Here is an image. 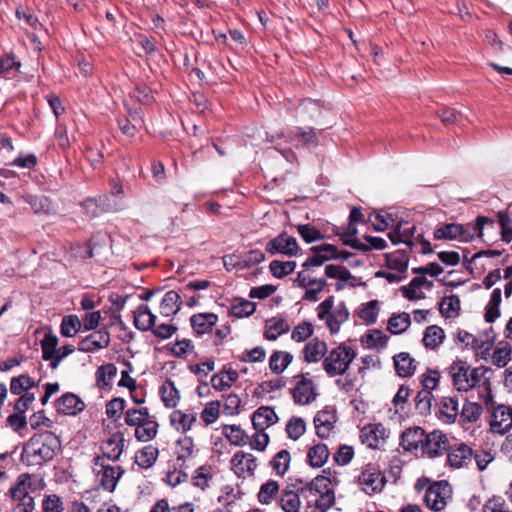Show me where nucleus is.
I'll list each match as a JSON object with an SVG mask.
<instances>
[{
    "mask_svg": "<svg viewBox=\"0 0 512 512\" xmlns=\"http://www.w3.org/2000/svg\"><path fill=\"white\" fill-rule=\"evenodd\" d=\"M453 387L459 392H468L474 388L479 390V398L486 405L493 404L491 378L493 371L486 366L471 368L467 361L454 360L447 367Z\"/></svg>",
    "mask_w": 512,
    "mask_h": 512,
    "instance_id": "nucleus-1",
    "label": "nucleus"
},
{
    "mask_svg": "<svg viewBox=\"0 0 512 512\" xmlns=\"http://www.w3.org/2000/svg\"><path fill=\"white\" fill-rule=\"evenodd\" d=\"M485 226L494 227V221L486 216H478L475 222L465 225L448 223L438 226L434 230V238L437 240H458L470 242L476 236L481 237Z\"/></svg>",
    "mask_w": 512,
    "mask_h": 512,
    "instance_id": "nucleus-2",
    "label": "nucleus"
},
{
    "mask_svg": "<svg viewBox=\"0 0 512 512\" xmlns=\"http://www.w3.org/2000/svg\"><path fill=\"white\" fill-rule=\"evenodd\" d=\"M124 421L126 425L135 427L134 435L139 442H149L158 433L159 424L147 407L127 409L124 414Z\"/></svg>",
    "mask_w": 512,
    "mask_h": 512,
    "instance_id": "nucleus-3",
    "label": "nucleus"
},
{
    "mask_svg": "<svg viewBox=\"0 0 512 512\" xmlns=\"http://www.w3.org/2000/svg\"><path fill=\"white\" fill-rule=\"evenodd\" d=\"M317 318L324 321L331 335L337 334L341 326L348 321L350 313L345 302L335 303V297L329 296L316 307Z\"/></svg>",
    "mask_w": 512,
    "mask_h": 512,
    "instance_id": "nucleus-4",
    "label": "nucleus"
},
{
    "mask_svg": "<svg viewBox=\"0 0 512 512\" xmlns=\"http://www.w3.org/2000/svg\"><path fill=\"white\" fill-rule=\"evenodd\" d=\"M356 355V351L351 346L340 343L328 350L322 362V369L328 377L343 376L349 370Z\"/></svg>",
    "mask_w": 512,
    "mask_h": 512,
    "instance_id": "nucleus-5",
    "label": "nucleus"
},
{
    "mask_svg": "<svg viewBox=\"0 0 512 512\" xmlns=\"http://www.w3.org/2000/svg\"><path fill=\"white\" fill-rule=\"evenodd\" d=\"M451 498V485L447 481L441 480L431 483L426 488L423 495V502L428 509L439 512L445 509Z\"/></svg>",
    "mask_w": 512,
    "mask_h": 512,
    "instance_id": "nucleus-6",
    "label": "nucleus"
},
{
    "mask_svg": "<svg viewBox=\"0 0 512 512\" xmlns=\"http://www.w3.org/2000/svg\"><path fill=\"white\" fill-rule=\"evenodd\" d=\"M59 447L60 441L54 433L50 431L34 433V464L41 465L43 462L52 460Z\"/></svg>",
    "mask_w": 512,
    "mask_h": 512,
    "instance_id": "nucleus-7",
    "label": "nucleus"
},
{
    "mask_svg": "<svg viewBox=\"0 0 512 512\" xmlns=\"http://www.w3.org/2000/svg\"><path fill=\"white\" fill-rule=\"evenodd\" d=\"M386 477L374 465L364 466L357 476V484L367 495L380 493L386 484Z\"/></svg>",
    "mask_w": 512,
    "mask_h": 512,
    "instance_id": "nucleus-8",
    "label": "nucleus"
},
{
    "mask_svg": "<svg viewBox=\"0 0 512 512\" xmlns=\"http://www.w3.org/2000/svg\"><path fill=\"white\" fill-rule=\"evenodd\" d=\"M293 387L291 395L294 402L298 405H308L317 397V390L314 381L308 373H301L293 377Z\"/></svg>",
    "mask_w": 512,
    "mask_h": 512,
    "instance_id": "nucleus-9",
    "label": "nucleus"
},
{
    "mask_svg": "<svg viewBox=\"0 0 512 512\" xmlns=\"http://www.w3.org/2000/svg\"><path fill=\"white\" fill-rule=\"evenodd\" d=\"M94 461V470L100 476L101 486L105 490L113 492L124 470L120 466L105 465L100 456L96 457Z\"/></svg>",
    "mask_w": 512,
    "mask_h": 512,
    "instance_id": "nucleus-10",
    "label": "nucleus"
},
{
    "mask_svg": "<svg viewBox=\"0 0 512 512\" xmlns=\"http://www.w3.org/2000/svg\"><path fill=\"white\" fill-rule=\"evenodd\" d=\"M266 251L272 255L281 253L287 256H295L299 251V246L293 236L283 232L267 243Z\"/></svg>",
    "mask_w": 512,
    "mask_h": 512,
    "instance_id": "nucleus-11",
    "label": "nucleus"
},
{
    "mask_svg": "<svg viewBox=\"0 0 512 512\" xmlns=\"http://www.w3.org/2000/svg\"><path fill=\"white\" fill-rule=\"evenodd\" d=\"M110 341L108 330L102 328L81 339L78 343V350L84 353H94L108 347Z\"/></svg>",
    "mask_w": 512,
    "mask_h": 512,
    "instance_id": "nucleus-12",
    "label": "nucleus"
},
{
    "mask_svg": "<svg viewBox=\"0 0 512 512\" xmlns=\"http://www.w3.org/2000/svg\"><path fill=\"white\" fill-rule=\"evenodd\" d=\"M327 352V343L315 337L306 342L300 352V359L307 364H316L324 361Z\"/></svg>",
    "mask_w": 512,
    "mask_h": 512,
    "instance_id": "nucleus-13",
    "label": "nucleus"
},
{
    "mask_svg": "<svg viewBox=\"0 0 512 512\" xmlns=\"http://www.w3.org/2000/svg\"><path fill=\"white\" fill-rule=\"evenodd\" d=\"M231 468L239 478H247L254 474L257 461L251 453L237 451L232 456Z\"/></svg>",
    "mask_w": 512,
    "mask_h": 512,
    "instance_id": "nucleus-14",
    "label": "nucleus"
},
{
    "mask_svg": "<svg viewBox=\"0 0 512 512\" xmlns=\"http://www.w3.org/2000/svg\"><path fill=\"white\" fill-rule=\"evenodd\" d=\"M512 428V408L505 405H498L494 408L490 429L493 433L505 434Z\"/></svg>",
    "mask_w": 512,
    "mask_h": 512,
    "instance_id": "nucleus-15",
    "label": "nucleus"
},
{
    "mask_svg": "<svg viewBox=\"0 0 512 512\" xmlns=\"http://www.w3.org/2000/svg\"><path fill=\"white\" fill-rule=\"evenodd\" d=\"M125 445V436L121 431L113 433L109 438L105 439L101 443V450L103 453L102 460L104 458L112 461L119 460L123 453Z\"/></svg>",
    "mask_w": 512,
    "mask_h": 512,
    "instance_id": "nucleus-16",
    "label": "nucleus"
},
{
    "mask_svg": "<svg viewBox=\"0 0 512 512\" xmlns=\"http://www.w3.org/2000/svg\"><path fill=\"white\" fill-rule=\"evenodd\" d=\"M447 444V436L439 430H434L428 434H425L422 451L429 457L433 458L440 455L442 451L446 450Z\"/></svg>",
    "mask_w": 512,
    "mask_h": 512,
    "instance_id": "nucleus-17",
    "label": "nucleus"
},
{
    "mask_svg": "<svg viewBox=\"0 0 512 512\" xmlns=\"http://www.w3.org/2000/svg\"><path fill=\"white\" fill-rule=\"evenodd\" d=\"M440 374L438 371L435 370H428L425 374L421 377V383L425 389L424 393H418L416 399H417V406L421 407L423 409H427L430 406V392L434 390L439 382Z\"/></svg>",
    "mask_w": 512,
    "mask_h": 512,
    "instance_id": "nucleus-18",
    "label": "nucleus"
},
{
    "mask_svg": "<svg viewBox=\"0 0 512 512\" xmlns=\"http://www.w3.org/2000/svg\"><path fill=\"white\" fill-rule=\"evenodd\" d=\"M472 456V449L468 445L461 443L449 448L447 461L453 468H462L471 462Z\"/></svg>",
    "mask_w": 512,
    "mask_h": 512,
    "instance_id": "nucleus-19",
    "label": "nucleus"
},
{
    "mask_svg": "<svg viewBox=\"0 0 512 512\" xmlns=\"http://www.w3.org/2000/svg\"><path fill=\"white\" fill-rule=\"evenodd\" d=\"M432 282L428 281L425 276L414 277L410 283L401 287L403 296L410 301H417L425 298L423 288L430 289Z\"/></svg>",
    "mask_w": 512,
    "mask_h": 512,
    "instance_id": "nucleus-20",
    "label": "nucleus"
},
{
    "mask_svg": "<svg viewBox=\"0 0 512 512\" xmlns=\"http://www.w3.org/2000/svg\"><path fill=\"white\" fill-rule=\"evenodd\" d=\"M279 418L272 407L261 406L252 415V424L255 430H266L276 424Z\"/></svg>",
    "mask_w": 512,
    "mask_h": 512,
    "instance_id": "nucleus-21",
    "label": "nucleus"
},
{
    "mask_svg": "<svg viewBox=\"0 0 512 512\" xmlns=\"http://www.w3.org/2000/svg\"><path fill=\"white\" fill-rule=\"evenodd\" d=\"M196 422L197 413L194 411L174 410L170 415L172 427L181 433H187Z\"/></svg>",
    "mask_w": 512,
    "mask_h": 512,
    "instance_id": "nucleus-22",
    "label": "nucleus"
},
{
    "mask_svg": "<svg viewBox=\"0 0 512 512\" xmlns=\"http://www.w3.org/2000/svg\"><path fill=\"white\" fill-rule=\"evenodd\" d=\"M385 428L381 424L368 425L361 431V441L370 448H379L385 441Z\"/></svg>",
    "mask_w": 512,
    "mask_h": 512,
    "instance_id": "nucleus-23",
    "label": "nucleus"
},
{
    "mask_svg": "<svg viewBox=\"0 0 512 512\" xmlns=\"http://www.w3.org/2000/svg\"><path fill=\"white\" fill-rule=\"evenodd\" d=\"M217 322L218 316L215 313H198L190 318L191 327L197 335L211 332Z\"/></svg>",
    "mask_w": 512,
    "mask_h": 512,
    "instance_id": "nucleus-24",
    "label": "nucleus"
},
{
    "mask_svg": "<svg viewBox=\"0 0 512 512\" xmlns=\"http://www.w3.org/2000/svg\"><path fill=\"white\" fill-rule=\"evenodd\" d=\"M84 406V403L73 393H66L55 402L56 410L66 415H75L81 412Z\"/></svg>",
    "mask_w": 512,
    "mask_h": 512,
    "instance_id": "nucleus-25",
    "label": "nucleus"
},
{
    "mask_svg": "<svg viewBox=\"0 0 512 512\" xmlns=\"http://www.w3.org/2000/svg\"><path fill=\"white\" fill-rule=\"evenodd\" d=\"M134 326L140 331H150L156 324V315L147 305H139L133 312Z\"/></svg>",
    "mask_w": 512,
    "mask_h": 512,
    "instance_id": "nucleus-26",
    "label": "nucleus"
},
{
    "mask_svg": "<svg viewBox=\"0 0 512 512\" xmlns=\"http://www.w3.org/2000/svg\"><path fill=\"white\" fill-rule=\"evenodd\" d=\"M336 423V415L327 410L319 411L314 417L316 434L320 438H327Z\"/></svg>",
    "mask_w": 512,
    "mask_h": 512,
    "instance_id": "nucleus-27",
    "label": "nucleus"
},
{
    "mask_svg": "<svg viewBox=\"0 0 512 512\" xmlns=\"http://www.w3.org/2000/svg\"><path fill=\"white\" fill-rule=\"evenodd\" d=\"M425 431L421 427L406 429L401 435V445L406 451H415L419 445H423Z\"/></svg>",
    "mask_w": 512,
    "mask_h": 512,
    "instance_id": "nucleus-28",
    "label": "nucleus"
},
{
    "mask_svg": "<svg viewBox=\"0 0 512 512\" xmlns=\"http://www.w3.org/2000/svg\"><path fill=\"white\" fill-rule=\"evenodd\" d=\"M32 488V478L29 473H23L18 478L16 483L10 488L9 494L13 500L26 501L32 498L29 491Z\"/></svg>",
    "mask_w": 512,
    "mask_h": 512,
    "instance_id": "nucleus-29",
    "label": "nucleus"
},
{
    "mask_svg": "<svg viewBox=\"0 0 512 512\" xmlns=\"http://www.w3.org/2000/svg\"><path fill=\"white\" fill-rule=\"evenodd\" d=\"M181 306V297L174 291L166 292L161 300L159 311L160 315L166 318L174 316Z\"/></svg>",
    "mask_w": 512,
    "mask_h": 512,
    "instance_id": "nucleus-30",
    "label": "nucleus"
},
{
    "mask_svg": "<svg viewBox=\"0 0 512 512\" xmlns=\"http://www.w3.org/2000/svg\"><path fill=\"white\" fill-rule=\"evenodd\" d=\"M238 372L231 368L223 369L219 373L214 374L211 377V385L216 391H225L232 387V385L238 380Z\"/></svg>",
    "mask_w": 512,
    "mask_h": 512,
    "instance_id": "nucleus-31",
    "label": "nucleus"
},
{
    "mask_svg": "<svg viewBox=\"0 0 512 512\" xmlns=\"http://www.w3.org/2000/svg\"><path fill=\"white\" fill-rule=\"evenodd\" d=\"M290 330V325L283 318H272L266 321L264 338L268 341H275L282 334Z\"/></svg>",
    "mask_w": 512,
    "mask_h": 512,
    "instance_id": "nucleus-32",
    "label": "nucleus"
},
{
    "mask_svg": "<svg viewBox=\"0 0 512 512\" xmlns=\"http://www.w3.org/2000/svg\"><path fill=\"white\" fill-rule=\"evenodd\" d=\"M446 335L444 330L438 325L428 326L422 338V343L427 349H437L445 340Z\"/></svg>",
    "mask_w": 512,
    "mask_h": 512,
    "instance_id": "nucleus-33",
    "label": "nucleus"
},
{
    "mask_svg": "<svg viewBox=\"0 0 512 512\" xmlns=\"http://www.w3.org/2000/svg\"><path fill=\"white\" fill-rule=\"evenodd\" d=\"M293 359L294 357L290 352L276 350L269 358V368L272 373L281 374L292 363Z\"/></svg>",
    "mask_w": 512,
    "mask_h": 512,
    "instance_id": "nucleus-34",
    "label": "nucleus"
},
{
    "mask_svg": "<svg viewBox=\"0 0 512 512\" xmlns=\"http://www.w3.org/2000/svg\"><path fill=\"white\" fill-rule=\"evenodd\" d=\"M460 309V298L455 294L444 297L439 303V312L446 319L456 318Z\"/></svg>",
    "mask_w": 512,
    "mask_h": 512,
    "instance_id": "nucleus-35",
    "label": "nucleus"
},
{
    "mask_svg": "<svg viewBox=\"0 0 512 512\" xmlns=\"http://www.w3.org/2000/svg\"><path fill=\"white\" fill-rule=\"evenodd\" d=\"M395 370L401 377H408L413 375L416 369L415 360L409 353L401 352L394 356Z\"/></svg>",
    "mask_w": 512,
    "mask_h": 512,
    "instance_id": "nucleus-36",
    "label": "nucleus"
},
{
    "mask_svg": "<svg viewBox=\"0 0 512 512\" xmlns=\"http://www.w3.org/2000/svg\"><path fill=\"white\" fill-rule=\"evenodd\" d=\"M440 417L445 423H454L458 412V400L454 397H443L440 402Z\"/></svg>",
    "mask_w": 512,
    "mask_h": 512,
    "instance_id": "nucleus-37",
    "label": "nucleus"
},
{
    "mask_svg": "<svg viewBox=\"0 0 512 512\" xmlns=\"http://www.w3.org/2000/svg\"><path fill=\"white\" fill-rule=\"evenodd\" d=\"M116 375L117 367L113 363H107L99 366L95 372L96 386L99 389H104L110 386Z\"/></svg>",
    "mask_w": 512,
    "mask_h": 512,
    "instance_id": "nucleus-38",
    "label": "nucleus"
},
{
    "mask_svg": "<svg viewBox=\"0 0 512 512\" xmlns=\"http://www.w3.org/2000/svg\"><path fill=\"white\" fill-rule=\"evenodd\" d=\"M329 458V450L325 444L319 443L312 446L307 454V462L311 467H322Z\"/></svg>",
    "mask_w": 512,
    "mask_h": 512,
    "instance_id": "nucleus-39",
    "label": "nucleus"
},
{
    "mask_svg": "<svg viewBox=\"0 0 512 512\" xmlns=\"http://www.w3.org/2000/svg\"><path fill=\"white\" fill-rule=\"evenodd\" d=\"M160 394L161 400L167 408H175L180 401V393L171 380H167L162 384Z\"/></svg>",
    "mask_w": 512,
    "mask_h": 512,
    "instance_id": "nucleus-40",
    "label": "nucleus"
},
{
    "mask_svg": "<svg viewBox=\"0 0 512 512\" xmlns=\"http://www.w3.org/2000/svg\"><path fill=\"white\" fill-rule=\"evenodd\" d=\"M159 451L152 445H147L135 453V463L141 468L147 469L154 465Z\"/></svg>",
    "mask_w": 512,
    "mask_h": 512,
    "instance_id": "nucleus-41",
    "label": "nucleus"
},
{
    "mask_svg": "<svg viewBox=\"0 0 512 512\" xmlns=\"http://www.w3.org/2000/svg\"><path fill=\"white\" fill-rule=\"evenodd\" d=\"M365 243L361 241H350L347 242L350 247L358 249L360 251H369L372 249L383 250L387 247V242L381 237L365 236Z\"/></svg>",
    "mask_w": 512,
    "mask_h": 512,
    "instance_id": "nucleus-42",
    "label": "nucleus"
},
{
    "mask_svg": "<svg viewBox=\"0 0 512 512\" xmlns=\"http://www.w3.org/2000/svg\"><path fill=\"white\" fill-rule=\"evenodd\" d=\"M501 289L493 290L490 300L485 307V320L489 323L494 322L500 316Z\"/></svg>",
    "mask_w": 512,
    "mask_h": 512,
    "instance_id": "nucleus-43",
    "label": "nucleus"
},
{
    "mask_svg": "<svg viewBox=\"0 0 512 512\" xmlns=\"http://www.w3.org/2000/svg\"><path fill=\"white\" fill-rule=\"evenodd\" d=\"M21 62L16 60L13 54H7L0 58V76L11 78L15 73H21Z\"/></svg>",
    "mask_w": 512,
    "mask_h": 512,
    "instance_id": "nucleus-44",
    "label": "nucleus"
},
{
    "mask_svg": "<svg viewBox=\"0 0 512 512\" xmlns=\"http://www.w3.org/2000/svg\"><path fill=\"white\" fill-rule=\"evenodd\" d=\"M411 324V317L409 313L402 312L390 317L387 329L392 334H400L408 329Z\"/></svg>",
    "mask_w": 512,
    "mask_h": 512,
    "instance_id": "nucleus-45",
    "label": "nucleus"
},
{
    "mask_svg": "<svg viewBox=\"0 0 512 512\" xmlns=\"http://www.w3.org/2000/svg\"><path fill=\"white\" fill-rule=\"evenodd\" d=\"M41 349H42V358L45 361L52 362V359L55 358L58 346V338L56 335L51 332H46L44 338L40 341Z\"/></svg>",
    "mask_w": 512,
    "mask_h": 512,
    "instance_id": "nucleus-46",
    "label": "nucleus"
},
{
    "mask_svg": "<svg viewBox=\"0 0 512 512\" xmlns=\"http://www.w3.org/2000/svg\"><path fill=\"white\" fill-rule=\"evenodd\" d=\"M409 258L404 253H394L386 255V266L388 270L396 271L401 274H407Z\"/></svg>",
    "mask_w": 512,
    "mask_h": 512,
    "instance_id": "nucleus-47",
    "label": "nucleus"
},
{
    "mask_svg": "<svg viewBox=\"0 0 512 512\" xmlns=\"http://www.w3.org/2000/svg\"><path fill=\"white\" fill-rule=\"evenodd\" d=\"M483 412L482 406L475 402H465L461 412L459 413L462 423L476 422Z\"/></svg>",
    "mask_w": 512,
    "mask_h": 512,
    "instance_id": "nucleus-48",
    "label": "nucleus"
},
{
    "mask_svg": "<svg viewBox=\"0 0 512 512\" xmlns=\"http://www.w3.org/2000/svg\"><path fill=\"white\" fill-rule=\"evenodd\" d=\"M280 505L285 512H298L301 506L299 495L293 490L281 492Z\"/></svg>",
    "mask_w": 512,
    "mask_h": 512,
    "instance_id": "nucleus-49",
    "label": "nucleus"
},
{
    "mask_svg": "<svg viewBox=\"0 0 512 512\" xmlns=\"http://www.w3.org/2000/svg\"><path fill=\"white\" fill-rule=\"evenodd\" d=\"M256 310V304L249 300L241 299L235 301L229 310L231 316L236 318H243L252 315Z\"/></svg>",
    "mask_w": 512,
    "mask_h": 512,
    "instance_id": "nucleus-50",
    "label": "nucleus"
},
{
    "mask_svg": "<svg viewBox=\"0 0 512 512\" xmlns=\"http://www.w3.org/2000/svg\"><path fill=\"white\" fill-rule=\"evenodd\" d=\"M285 431L288 438L298 440L306 431V422L301 417L293 416L287 422Z\"/></svg>",
    "mask_w": 512,
    "mask_h": 512,
    "instance_id": "nucleus-51",
    "label": "nucleus"
},
{
    "mask_svg": "<svg viewBox=\"0 0 512 512\" xmlns=\"http://www.w3.org/2000/svg\"><path fill=\"white\" fill-rule=\"evenodd\" d=\"M511 352L512 348L509 343L500 342L492 355L493 364L499 368L505 367L510 361Z\"/></svg>",
    "mask_w": 512,
    "mask_h": 512,
    "instance_id": "nucleus-52",
    "label": "nucleus"
},
{
    "mask_svg": "<svg viewBox=\"0 0 512 512\" xmlns=\"http://www.w3.org/2000/svg\"><path fill=\"white\" fill-rule=\"evenodd\" d=\"M296 139H298L304 146L317 145L318 143L316 134L312 128H297L296 130L291 131L288 134L289 142H293Z\"/></svg>",
    "mask_w": 512,
    "mask_h": 512,
    "instance_id": "nucleus-53",
    "label": "nucleus"
},
{
    "mask_svg": "<svg viewBox=\"0 0 512 512\" xmlns=\"http://www.w3.org/2000/svg\"><path fill=\"white\" fill-rule=\"evenodd\" d=\"M82 322L77 315H68L62 319L60 332L64 337H74L81 329Z\"/></svg>",
    "mask_w": 512,
    "mask_h": 512,
    "instance_id": "nucleus-54",
    "label": "nucleus"
},
{
    "mask_svg": "<svg viewBox=\"0 0 512 512\" xmlns=\"http://www.w3.org/2000/svg\"><path fill=\"white\" fill-rule=\"evenodd\" d=\"M214 476V469L210 465L200 466L193 477V483L196 487L204 490L209 486L210 481Z\"/></svg>",
    "mask_w": 512,
    "mask_h": 512,
    "instance_id": "nucleus-55",
    "label": "nucleus"
},
{
    "mask_svg": "<svg viewBox=\"0 0 512 512\" xmlns=\"http://www.w3.org/2000/svg\"><path fill=\"white\" fill-rule=\"evenodd\" d=\"M291 455L288 450H280L273 458L271 464L277 475L283 476L289 469Z\"/></svg>",
    "mask_w": 512,
    "mask_h": 512,
    "instance_id": "nucleus-56",
    "label": "nucleus"
},
{
    "mask_svg": "<svg viewBox=\"0 0 512 512\" xmlns=\"http://www.w3.org/2000/svg\"><path fill=\"white\" fill-rule=\"evenodd\" d=\"M221 403L218 400L208 402L200 414L201 420L206 426L217 421L220 415Z\"/></svg>",
    "mask_w": 512,
    "mask_h": 512,
    "instance_id": "nucleus-57",
    "label": "nucleus"
},
{
    "mask_svg": "<svg viewBox=\"0 0 512 512\" xmlns=\"http://www.w3.org/2000/svg\"><path fill=\"white\" fill-rule=\"evenodd\" d=\"M269 268L274 277L283 278L294 271L296 268V262L273 260L270 263Z\"/></svg>",
    "mask_w": 512,
    "mask_h": 512,
    "instance_id": "nucleus-58",
    "label": "nucleus"
},
{
    "mask_svg": "<svg viewBox=\"0 0 512 512\" xmlns=\"http://www.w3.org/2000/svg\"><path fill=\"white\" fill-rule=\"evenodd\" d=\"M378 313L379 303L377 300H372L361 306L358 315L367 324H374L377 320Z\"/></svg>",
    "mask_w": 512,
    "mask_h": 512,
    "instance_id": "nucleus-59",
    "label": "nucleus"
},
{
    "mask_svg": "<svg viewBox=\"0 0 512 512\" xmlns=\"http://www.w3.org/2000/svg\"><path fill=\"white\" fill-rule=\"evenodd\" d=\"M32 388V379L28 374H22L13 377L10 383V392L14 395H23L24 392Z\"/></svg>",
    "mask_w": 512,
    "mask_h": 512,
    "instance_id": "nucleus-60",
    "label": "nucleus"
},
{
    "mask_svg": "<svg viewBox=\"0 0 512 512\" xmlns=\"http://www.w3.org/2000/svg\"><path fill=\"white\" fill-rule=\"evenodd\" d=\"M224 435L236 446H243L247 443L248 435L239 426L229 425L224 428Z\"/></svg>",
    "mask_w": 512,
    "mask_h": 512,
    "instance_id": "nucleus-61",
    "label": "nucleus"
},
{
    "mask_svg": "<svg viewBox=\"0 0 512 512\" xmlns=\"http://www.w3.org/2000/svg\"><path fill=\"white\" fill-rule=\"evenodd\" d=\"M279 485L274 480H269L262 484L258 492V500L262 504H269L271 500L277 495Z\"/></svg>",
    "mask_w": 512,
    "mask_h": 512,
    "instance_id": "nucleus-62",
    "label": "nucleus"
},
{
    "mask_svg": "<svg viewBox=\"0 0 512 512\" xmlns=\"http://www.w3.org/2000/svg\"><path fill=\"white\" fill-rule=\"evenodd\" d=\"M305 489L314 496H318L323 494L324 491L332 489L331 481L328 477L319 475L315 477L311 482H308L305 486Z\"/></svg>",
    "mask_w": 512,
    "mask_h": 512,
    "instance_id": "nucleus-63",
    "label": "nucleus"
},
{
    "mask_svg": "<svg viewBox=\"0 0 512 512\" xmlns=\"http://www.w3.org/2000/svg\"><path fill=\"white\" fill-rule=\"evenodd\" d=\"M314 333V326L310 322H302L294 327L291 339L295 342H304Z\"/></svg>",
    "mask_w": 512,
    "mask_h": 512,
    "instance_id": "nucleus-64",
    "label": "nucleus"
}]
</instances>
